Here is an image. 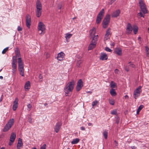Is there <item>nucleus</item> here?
Masks as SVG:
<instances>
[{
	"instance_id": "nucleus-1",
	"label": "nucleus",
	"mask_w": 149,
	"mask_h": 149,
	"mask_svg": "<svg viewBox=\"0 0 149 149\" xmlns=\"http://www.w3.org/2000/svg\"><path fill=\"white\" fill-rule=\"evenodd\" d=\"M75 82L73 80L69 82L65 87L64 90L66 96H68L70 92H72L74 88Z\"/></svg>"
},
{
	"instance_id": "nucleus-2",
	"label": "nucleus",
	"mask_w": 149,
	"mask_h": 149,
	"mask_svg": "<svg viewBox=\"0 0 149 149\" xmlns=\"http://www.w3.org/2000/svg\"><path fill=\"white\" fill-rule=\"evenodd\" d=\"M36 15L39 17L41 15L42 10V5L39 0H37L36 3Z\"/></svg>"
},
{
	"instance_id": "nucleus-3",
	"label": "nucleus",
	"mask_w": 149,
	"mask_h": 149,
	"mask_svg": "<svg viewBox=\"0 0 149 149\" xmlns=\"http://www.w3.org/2000/svg\"><path fill=\"white\" fill-rule=\"evenodd\" d=\"M17 58H16V57L13 56L12 63V72L15 74H16L17 70Z\"/></svg>"
},
{
	"instance_id": "nucleus-4",
	"label": "nucleus",
	"mask_w": 149,
	"mask_h": 149,
	"mask_svg": "<svg viewBox=\"0 0 149 149\" xmlns=\"http://www.w3.org/2000/svg\"><path fill=\"white\" fill-rule=\"evenodd\" d=\"M139 6L141 11L144 14L147 13V10L145 3L142 0H140L139 2Z\"/></svg>"
},
{
	"instance_id": "nucleus-5",
	"label": "nucleus",
	"mask_w": 149,
	"mask_h": 149,
	"mask_svg": "<svg viewBox=\"0 0 149 149\" xmlns=\"http://www.w3.org/2000/svg\"><path fill=\"white\" fill-rule=\"evenodd\" d=\"M14 123V119L13 118L10 119L4 127L3 131L6 132L8 131Z\"/></svg>"
},
{
	"instance_id": "nucleus-6",
	"label": "nucleus",
	"mask_w": 149,
	"mask_h": 149,
	"mask_svg": "<svg viewBox=\"0 0 149 149\" xmlns=\"http://www.w3.org/2000/svg\"><path fill=\"white\" fill-rule=\"evenodd\" d=\"M110 20V16L109 15H107L104 17L103 21V27L106 28L108 26Z\"/></svg>"
},
{
	"instance_id": "nucleus-7",
	"label": "nucleus",
	"mask_w": 149,
	"mask_h": 149,
	"mask_svg": "<svg viewBox=\"0 0 149 149\" xmlns=\"http://www.w3.org/2000/svg\"><path fill=\"white\" fill-rule=\"evenodd\" d=\"M45 29V27L44 24L41 22H40L38 24V30L39 32L40 31V32H39L40 34H44V31Z\"/></svg>"
},
{
	"instance_id": "nucleus-8",
	"label": "nucleus",
	"mask_w": 149,
	"mask_h": 149,
	"mask_svg": "<svg viewBox=\"0 0 149 149\" xmlns=\"http://www.w3.org/2000/svg\"><path fill=\"white\" fill-rule=\"evenodd\" d=\"M104 13V9H103L100 12L97 16L96 20L97 24H99L100 22L103 17Z\"/></svg>"
},
{
	"instance_id": "nucleus-9",
	"label": "nucleus",
	"mask_w": 149,
	"mask_h": 149,
	"mask_svg": "<svg viewBox=\"0 0 149 149\" xmlns=\"http://www.w3.org/2000/svg\"><path fill=\"white\" fill-rule=\"evenodd\" d=\"M141 86H140L134 91V95L135 99H136L138 96L140 95L141 91Z\"/></svg>"
},
{
	"instance_id": "nucleus-10",
	"label": "nucleus",
	"mask_w": 149,
	"mask_h": 149,
	"mask_svg": "<svg viewBox=\"0 0 149 149\" xmlns=\"http://www.w3.org/2000/svg\"><path fill=\"white\" fill-rule=\"evenodd\" d=\"M83 86V84L82 81L81 79H79L77 84L76 87V91H79L82 88Z\"/></svg>"
},
{
	"instance_id": "nucleus-11",
	"label": "nucleus",
	"mask_w": 149,
	"mask_h": 149,
	"mask_svg": "<svg viewBox=\"0 0 149 149\" xmlns=\"http://www.w3.org/2000/svg\"><path fill=\"white\" fill-rule=\"evenodd\" d=\"M18 70H24V65L21 57L18 58Z\"/></svg>"
},
{
	"instance_id": "nucleus-12",
	"label": "nucleus",
	"mask_w": 149,
	"mask_h": 149,
	"mask_svg": "<svg viewBox=\"0 0 149 149\" xmlns=\"http://www.w3.org/2000/svg\"><path fill=\"white\" fill-rule=\"evenodd\" d=\"M26 25L28 28H30L31 25V18L29 15H26Z\"/></svg>"
},
{
	"instance_id": "nucleus-13",
	"label": "nucleus",
	"mask_w": 149,
	"mask_h": 149,
	"mask_svg": "<svg viewBox=\"0 0 149 149\" xmlns=\"http://www.w3.org/2000/svg\"><path fill=\"white\" fill-rule=\"evenodd\" d=\"M133 30L132 27L130 24L128 23L127 25L126 33L127 34L131 33Z\"/></svg>"
},
{
	"instance_id": "nucleus-14",
	"label": "nucleus",
	"mask_w": 149,
	"mask_h": 149,
	"mask_svg": "<svg viewBox=\"0 0 149 149\" xmlns=\"http://www.w3.org/2000/svg\"><path fill=\"white\" fill-rule=\"evenodd\" d=\"M61 124L60 122L57 123L54 127V130L56 133H58L59 132L61 128Z\"/></svg>"
},
{
	"instance_id": "nucleus-15",
	"label": "nucleus",
	"mask_w": 149,
	"mask_h": 149,
	"mask_svg": "<svg viewBox=\"0 0 149 149\" xmlns=\"http://www.w3.org/2000/svg\"><path fill=\"white\" fill-rule=\"evenodd\" d=\"M120 12V10L119 9L114 11L111 15L112 17H117L119 16Z\"/></svg>"
},
{
	"instance_id": "nucleus-16",
	"label": "nucleus",
	"mask_w": 149,
	"mask_h": 149,
	"mask_svg": "<svg viewBox=\"0 0 149 149\" xmlns=\"http://www.w3.org/2000/svg\"><path fill=\"white\" fill-rule=\"evenodd\" d=\"M111 29L109 28L106 31V33L105 34L104 38V40H107L109 38V36L111 35Z\"/></svg>"
},
{
	"instance_id": "nucleus-17",
	"label": "nucleus",
	"mask_w": 149,
	"mask_h": 149,
	"mask_svg": "<svg viewBox=\"0 0 149 149\" xmlns=\"http://www.w3.org/2000/svg\"><path fill=\"white\" fill-rule=\"evenodd\" d=\"M65 56V54L64 53L62 52H61L58 54L57 59L59 61L63 60Z\"/></svg>"
},
{
	"instance_id": "nucleus-18",
	"label": "nucleus",
	"mask_w": 149,
	"mask_h": 149,
	"mask_svg": "<svg viewBox=\"0 0 149 149\" xmlns=\"http://www.w3.org/2000/svg\"><path fill=\"white\" fill-rule=\"evenodd\" d=\"M90 38H92L94 36H96L95 35L96 33L95 29L93 27L91 29L90 31Z\"/></svg>"
},
{
	"instance_id": "nucleus-19",
	"label": "nucleus",
	"mask_w": 149,
	"mask_h": 149,
	"mask_svg": "<svg viewBox=\"0 0 149 149\" xmlns=\"http://www.w3.org/2000/svg\"><path fill=\"white\" fill-rule=\"evenodd\" d=\"M18 102V99L17 98H16L13 102V109L14 111H15L17 107Z\"/></svg>"
},
{
	"instance_id": "nucleus-20",
	"label": "nucleus",
	"mask_w": 149,
	"mask_h": 149,
	"mask_svg": "<svg viewBox=\"0 0 149 149\" xmlns=\"http://www.w3.org/2000/svg\"><path fill=\"white\" fill-rule=\"evenodd\" d=\"M23 144L22 139L19 138L17 146V148L18 149H20L21 147H22Z\"/></svg>"
},
{
	"instance_id": "nucleus-21",
	"label": "nucleus",
	"mask_w": 149,
	"mask_h": 149,
	"mask_svg": "<svg viewBox=\"0 0 149 149\" xmlns=\"http://www.w3.org/2000/svg\"><path fill=\"white\" fill-rule=\"evenodd\" d=\"M98 37V36L97 35H96V36H94L92 37L93 38L91 42L96 45Z\"/></svg>"
},
{
	"instance_id": "nucleus-22",
	"label": "nucleus",
	"mask_w": 149,
	"mask_h": 149,
	"mask_svg": "<svg viewBox=\"0 0 149 149\" xmlns=\"http://www.w3.org/2000/svg\"><path fill=\"white\" fill-rule=\"evenodd\" d=\"M16 138V134L14 132L12 133L10 138V141L14 142Z\"/></svg>"
},
{
	"instance_id": "nucleus-23",
	"label": "nucleus",
	"mask_w": 149,
	"mask_h": 149,
	"mask_svg": "<svg viewBox=\"0 0 149 149\" xmlns=\"http://www.w3.org/2000/svg\"><path fill=\"white\" fill-rule=\"evenodd\" d=\"M107 56L105 53L102 54L100 57V59L102 60H106L107 59Z\"/></svg>"
},
{
	"instance_id": "nucleus-24",
	"label": "nucleus",
	"mask_w": 149,
	"mask_h": 149,
	"mask_svg": "<svg viewBox=\"0 0 149 149\" xmlns=\"http://www.w3.org/2000/svg\"><path fill=\"white\" fill-rule=\"evenodd\" d=\"M30 83L29 81H27L25 83L24 88H25V90H28L30 88Z\"/></svg>"
},
{
	"instance_id": "nucleus-25",
	"label": "nucleus",
	"mask_w": 149,
	"mask_h": 149,
	"mask_svg": "<svg viewBox=\"0 0 149 149\" xmlns=\"http://www.w3.org/2000/svg\"><path fill=\"white\" fill-rule=\"evenodd\" d=\"M15 56L16 57V58L17 57H18L19 58V57H21V55L20 54V51L18 49H17L15 50Z\"/></svg>"
},
{
	"instance_id": "nucleus-26",
	"label": "nucleus",
	"mask_w": 149,
	"mask_h": 149,
	"mask_svg": "<svg viewBox=\"0 0 149 149\" xmlns=\"http://www.w3.org/2000/svg\"><path fill=\"white\" fill-rule=\"evenodd\" d=\"M115 52L118 55L120 56L122 54V50L120 49L116 48L115 50Z\"/></svg>"
},
{
	"instance_id": "nucleus-27",
	"label": "nucleus",
	"mask_w": 149,
	"mask_h": 149,
	"mask_svg": "<svg viewBox=\"0 0 149 149\" xmlns=\"http://www.w3.org/2000/svg\"><path fill=\"white\" fill-rule=\"evenodd\" d=\"M96 45L91 42L88 47V50H89L92 49H93L95 47Z\"/></svg>"
},
{
	"instance_id": "nucleus-28",
	"label": "nucleus",
	"mask_w": 149,
	"mask_h": 149,
	"mask_svg": "<svg viewBox=\"0 0 149 149\" xmlns=\"http://www.w3.org/2000/svg\"><path fill=\"white\" fill-rule=\"evenodd\" d=\"M110 93L112 96H115L117 95L116 93L113 89H111L110 91Z\"/></svg>"
},
{
	"instance_id": "nucleus-29",
	"label": "nucleus",
	"mask_w": 149,
	"mask_h": 149,
	"mask_svg": "<svg viewBox=\"0 0 149 149\" xmlns=\"http://www.w3.org/2000/svg\"><path fill=\"white\" fill-rule=\"evenodd\" d=\"M79 141V139L78 138H77L75 139H74L71 143L72 144H76L78 143Z\"/></svg>"
},
{
	"instance_id": "nucleus-30",
	"label": "nucleus",
	"mask_w": 149,
	"mask_h": 149,
	"mask_svg": "<svg viewBox=\"0 0 149 149\" xmlns=\"http://www.w3.org/2000/svg\"><path fill=\"white\" fill-rule=\"evenodd\" d=\"M111 87V89H113V88L116 87V84L115 82L113 81H111L110 83Z\"/></svg>"
},
{
	"instance_id": "nucleus-31",
	"label": "nucleus",
	"mask_w": 149,
	"mask_h": 149,
	"mask_svg": "<svg viewBox=\"0 0 149 149\" xmlns=\"http://www.w3.org/2000/svg\"><path fill=\"white\" fill-rule=\"evenodd\" d=\"M133 31L134 34H136L138 32V28L137 26H134L133 29Z\"/></svg>"
},
{
	"instance_id": "nucleus-32",
	"label": "nucleus",
	"mask_w": 149,
	"mask_h": 149,
	"mask_svg": "<svg viewBox=\"0 0 149 149\" xmlns=\"http://www.w3.org/2000/svg\"><path fill=\"white\" fill-rule=\"evenodd\" d=\"M72 35V34L68 33L65 34V38L66 39H69L71 37Z\"/></svg>"
},
{
	"instance_id": "nucleus-33",
	"label": "nucleus",
	"mask_w": 149,
	"mask_h": 149,
	"mask_svg": "<svg viewBox=\"0 0 149 149\" xmlns=\"http://www.w3.org/2000/svg\"><path fill=\"white\" fill-rule=\"evenodd\" d=\"M145 50L147 56H149V48L147 46L145 47Z\"/></svg>"
},
{
	"instance_id": "nucleus-34",
	"label": "nucleus",
	"mask_w": 149,
	"mask_h": 149,
	"mask_svg": "<svg viewBox=\"0 0 149 149\" xmlns=\"http://www.w3.org/2000/svg\"><path fill=\"white\" fill-rule=\"evenodd\" d=\"M143 107V105H140L138 108V109L137 111V113L138 114L139 113V112L142 109V108Z\"/></svg>"
},
{
	"instance_id": "nucleus-35",
	"label": "nucleus",
	"mask_w": 149,
	"mask_h": 149,
	"mask_svg": "<svg viewBox=\"0 0 149 149\" xmlns=\"http://www.w3.org/2000/svg\"><path fill=\"white\" fill-rule=\"evenodd\" d=\"M103 135L104 137L106 139L107 138L108 132L106 131H104L103 132Z\"/></svg>"
},
{
	"instance_id": "nucleus-36",
	"label": "nucleus",
	"mask_w": 149,
	"mask_h": 149,
	"mask_svg": "<svg viewBox=\"0 0 149 149\" xmlns=\"http://www.w3.org/2000/svg\"><path fill=\"white\" fill-rule=\"evenodd\" d=\"M82 61H83L82 60H80L78 61L77 63V66L78 67H79L81 64L82 63Z\"/></svg>"
},
{
	"instance_id": "nucleus-37",
	"label": "nucleus",
	"mask_w": 149,
	"mask_h": 149,
	"mask_svg": "<svg viewBox=\"0 0 149 149\" xmlns=\"http://www.w3.org/2000/svg\"><path fill=\"white\" fill-rule=\"evenodd\" d=\"M137 17L138 18H140V17H144L145 15L142 14V13L140 12V13L137 14Z\"/></svg>"
},
{
	"instance_id": "nucleus-38",
	"label": "nucleus",
	"mask_w": 149,
	"mask_h": 149,
	"mask_svg": "<svg viewBox=\"0 0 149 149\" xmlns=\"http://www.w3.org/2000/svg\"><path fill=\"white\" fill-rule=\"evenodd\" d=\"M109 102L110 104L112 105H113L115 103V101L113 99H109Z\"/></svg>"
},
{
	"instance_id": "nucleus-39",
	"label": "nucleus",
	"mask_w": 149,
	"mask_h": 149,
	"mask_svg": "<svg viewBox=\"0 0 149 149\" xmlns=\"http://www.w3.org/2000/svg\"><path fill=\"white\" fill-rule=\"evenodd\" d=\"M8 47H7L6 48H5L4 49H3V50L2 51V54H5L6 52L8 50Z\"/></svg>"
},
{
	"instance_id": "nucleus-40",
	"label": "nucleus",
	"mask_w": 149,
	"mask_h": 149,
	"mask_svg": "<svg viewBox=\"0 0 149 149\" xmlns=\"http://www.w3.org/2000/svg\"><path fill=\"white\" fill-rule=\"evenodd\" d=\"M129 63L130 64L129 66H130V67L133 68H135V65L132 63L130 61L129 62Z\"/></svg>"
},
{
	"instance_id": "nucleus-41",
	"label": "nucleus",
	"mask_w": 149,
	"mask_h": 149,
	"mask_svg": "<svg viewBox=\"0 0 149 149\" xmlns=\"http://www.w3.org/2000/svg\"><path fill=\"white\" fill-rule=\"evenodd\" d=\"M19 71L20 74L22 76H24V70H19Z\"/></svg>"
},
{
	"instance_id": "nucleus-42",
	"label": "nucleus",
	"mask_w": 149,
	"mask_h": 149,
	"mask_svg": "<svg viewBox=\"0 0 149 149\" xmlns=\"http://www.w3.org/2000/svg\"><path fill=\"white\" fill-rule=\"evenodd\" d=\"M28 121L30 123H32L33 122L32 120V118H31L30 116H29L28 117Z\"/></svg>"
},
{
	"instance_id": "nucleus-43",
	"label": "nucleus",
	"mask_w": 149,
	"mask_h": 149,
	"mask_svg": "<svg viewBox=\"0 0 149 149\" xmlns=\"http://www.w3.org/2000/svg\"><path fill=\"white\" fill-rule=\"evenodd\" d=\"M98 102V101L96 100H95L92 103L93 106H94L96 105Z\"/></svg>"
},
{
	"instance_id": "nucleus-44",
	"label": "nucleus",
	"mask_w": 149,
	"mask_h": 149,
	"mask_svg": "<svg viewBox=\"0 0 149 149\" xmlns=\"http://www.w3.org/2000/svg\"><path fill=\"white\" fill-rule=\"evenodd\" d=\"M105 50L107 52H110L111 51V49L110 48H109L108 47H106L105 49Z\"/></svg>"
},
{
	"instance_id": "nucleus-45",
	"label": "nucleus",
	"mask_w": 149,
	"mask_h": 149,
	"mask_svg": "<svg viewBox=\"0 0 149 149\" xmlns=\"http://www.w3.org/2000/svg\"><path fill=\"white\" fill-rule=\"evenodd\" d=\"M46 145L45 144H44L40 148V149H46Z\"/></svg>"
},
{
	"instance_id": "nucleus-46",
	"label": "nucleus",
	"mask_w": 149,
	"mask_h": 149,
	"mask_svg": "<svg viewBox=\"0 0 149 149\" xmlns=\"http://www.w3.org/2000/svg\"><path fill=\"white\" fill-rule=\"evenodd\" d=\"M111 113L113 115H116L117 114L116 110H113L111 112Z\"/></svg>"
},
{
	"instance_id": "nucleus-47",
	"label": "nucleus",
	"mask_w": 149,
	"mask_h": 149,
	"mask_svg": "<svg viewBox=\"0 0 149 149\" xmlns=\"http://www.w3.org/2000/svg\"><path fill=\"white\" fill-rule=\"evenodd\" d=\"M115 72L116 74H119L120 73V71L117 69H116L115 70Z\"/></svg>"
},
{
	"instance_id": "nucleus-48",
	"label": "nucleus",
	"mask_w": 149,
	"mask_h": 149,
	"mask_svg": "<svg viewBox=\"0 0 149 149\" xmlns=\"http://www.w3.org/2000/svg\"><path fill=\"white\" fill-rule=\"evenodd\" d=\"M27 107L28 109H29V110H30V109L32 107V106L31 104H28L27 105Z\"/></svg>"
},
{
	"instance_id": "nucleus-49",
	"label": "nucleus",
	"mask_w": 149,
	"mask_h": 149,
	"mask_svg": "<svg viewBox=\"0 0 149 149\" xmlns=\"http://www.w3.org/2000/svg\"><path fill=\"white\" fill-rule=\"evenodd\" d=\"M22 30V29L20 26H18L17 27V30L18 31H21Z\"/></svg>"
},
{
	"instance_id": "nucleus-50",
	"label": "nucleus",
	"mask_w": 149,
	"mask_h": 149,
	"mask_svg": "<svg viewBox=\"0 0 149 149\" xmlns=\"http://www.w3.org/2000/svg\"><path fill=\"white\" fill-rule=\"evenodd\" d=\"M114 144L115 145V146H117L118 145V142L115 140L114 141Z\"/></svg>"
},
{
	"instance_id": "nucleus-51",
	"label": "nucleus",
	"mask_w": 149,
	"mask_h": 149,
	"mask_svg": "<svg viewBox=\"0 0 149 149\" xmlns=\"http://www.w3.org/2000/svg\"><path fill=\"white\" fill-rule=\"evenodd\" d=\"M125 70L127 72H128L129 71V69H128V67L127 66L125 67Z\"/></svg>"
},
{
	"instance_id": "nucleus-52",
	"label": "nucleus",
	"mask_w": 149,
	"mask_h": 149,
	"mask_svg": "<svg viewBox=\"0 0 149 149\" xmlns=\"http://www.w3.org/2000/svg\"><path fill=\"white\" fill-rule=\"evenodd\" d=\"M38 78L40 79H42V77L41 74H39Z\"/></svg>"
},
{
	"instance_id": "nucleus-53",
	"label": "nucleus",
	"mask_w": 149,
	"mask_h": 149,
	"mask_svg": "<svg viewBox=\"0 0 149 149\" xmlns=\"http://www.w3.org/2000/svg\"><path fill=\"white\" fill-rule=\"evenodd\" d=\"M81 130H85V127H81Z\"/></svg>"
},
{
	"instance_id": "nucleus-54",
	"label": "nucleus",
	"mask_w": 149,
	"mask_h": 149,
	"mask_svg": "<svg viewBox=\"0 0 149 149\" xmlns=\"http://www.w3.org/2000/svg\"><path fill=\"white\" fill-rule=\"evenodd\" d=\"M13 142H11V141H10L9 142V145H10V146L13 143Z\"/></svg>"
},
{
	"instance_id": "nucleus-55",
	"label": "nucleus",
	"mask_w": 149,
	"mask_h": 149,
	"mask_svg": "<svg viewBox=\"0 0 149 149\" xmlns=\"http://www.w3.org/2000/svg\"><path fill=\"white\" fill-rule=\"evenodd\" d=\"M116 0H111L110 3L112 4Z\"/></svg>"
},
{
	"instance_id": "nucleus-56",
	"label": "nucleus",
	"mask_w": 149,
	"mask_h": 149,
	"mask_svg": "<svg viewBox=\"0 0 149 149\" xmlns=\"http://www.w3.org/2000/svg\"><path fill=\"white\" fill-rule=\"evenodd\" d=\"M116 122L117 124H118V123L119 122V120L118 119V118L116 119Z\"/></svg>"
},
{
	"instance_id": "nucleus-57",
	"label": "nucleus",
	"mask_w": 149,
	"mask_h": 149,
	"mask_svg": "<svg viewBox=\"0 0 149 149\" xmlns=\"http://www.w3.org/2000/svg\"><path fill=\"white\" fill-rule=\"evenodd\" d=\"M125 98H126V99H128V98H129L128 96L127 95H125Z\"/></svg>"
},
{
	"instance_id": "nucleus-58",
	"label": "nucleus",
	"mask_w": 149,
	"mask_h": 149,
	"mask_svg": "<svg viewBox=\"0 0 149 149\" xmlns=\"http://www.w3.org/2000/svg\"><path fill=\"white\" fill-rule=\"evenodd\" d=\"M58 8L59 9H61V5L60 6V5H59L58 6Z\"/></svg>"
},
{
	"instance_id": "nucleus-59",
	"label": "nucleus",
	"mask_w": 149,
	"mask_h": 149,
	"mask_svg": "<svg viewBox=\"0 0 149 149\" xmlns=\"http://www.w3.org/2000/svg\"><path fill=\"white\" fill-rule=\"evenodd\" d=\"M4 136V135L3 134H2L0 136V137H3Z\"/></svg>"
},
{
	"instance_id": "nucleus-60",
	"label": "nucleus",
	"mask_w": 149,
	"mask_h": 149,
	"mask_svg": "<svg viewBox=\"0 0 149 149\" xmlns=\"http://www.w3.org/2000/svg\"><path fill=\"white\" fill-rule=\"evenodd\" d=\"M131 148L132 149H135L136 148H135L134 146H132L131 147Z\"/></svg>"
},
{
	"instance_id": "nucleus-61",
	"label": "nucleus",
	"mask_w": 149,
	"mask_h": 149,
	"mask_svg": "<svg viewBox=\"0 0 149 149\" xmlns=\"http://www.w3.org/2000/svg\"><path fill=\"white\" fill-rule=\"evenodd\" d=\"M92 125V123H88V125L89 126H91V125Z\"/></svg>"
},
{
	"instance_id": "nucleus-62",
	"label": "nucleus",
	"mask_w": 149,
	"mask_h": 149,
	"mask_svg": "<svg viewBox=\"0 0 149 149\" xmlns=\"http://www.w3.org/2000/svg\"><path fill=\"white\" fill-rule=\"evenodd\" d=\"M3 99V97H1V98L0 99V102Z\"/></svg>"
},
{
	"instance_id": "nucleus-63",
	"label": "nucleus",
	"mask_w": 149,
	"mask_h": 149,
	"mask_svg": "<svg viewBox=\"0 0 149 149\" xmlns=\"http://www.w3.org/2000/svg\"><path fill=\"white\" fill-rule=\"evenodd\" d=\"M3 79V77L2 76H0V79Z\"/></svg>"
},
{
	"instance_id": "nucleus-64",
	"label": "nucleus",
	"mask_w": 149,
	"mask_h": 149,
	"mask_svg": "<svg viewBox=\"0 0 149 149\" xmlns=\"http://www.w3.org/2000/svg\"><path fill=\"white\" fill-rule=\"evenodd\" d=\"M87 93H90V94H91L92 93V92L90 91H88Z\"/></svg>"
}]
</instances>
